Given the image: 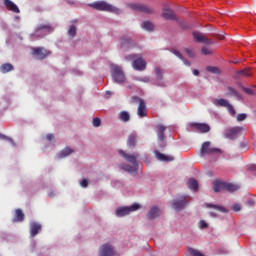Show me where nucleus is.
<instances>
[{"instance_id":"nucleus-1","label":"nucleus","mask_w":256,"mask_h":256,"mask_svg":"<svg viewBox=\"0 0 256 256\" xmlns=\"http://www.w3.org/2000/svg\"><path fill=\"white\" fill-rule=\"evenodd\" d=\"M120 156H122L129 164H121L120 168L128 173H135L137 171V156L126 154L123 150H119Z\"/></svg>"},{"instance_id":"nucleus-2","label":"nucleus","mask_w":256,"mask_h":256,"mask_svg":"<svg viewBox=\"0 0 256 256\" xmlns=\"http://www.w3.org/2000/svg\"><path fill=\"white\" fill-rule=\"evenodd\" d=\"M89 6L97 11L109 12V13H114V14L120 13V10L118 8H116L113 5L108 4L105 1H97V2L90 4Z\"/></svg>"},{"instance_id":"nucleus-3","label":"nucleus","mask_w":256,"mask_h":256,"mask_svg":"<svg viewBox=\"0 0 256 256\" xmlns=\"http://www.w3.org/2000/svg\"><path fill=\"white\" fill-rule=\"evenodd\" d=\"M111 76L115 83L122 85L125 83V74L120 66H112Z\"/></svg>"},{"instance_id":"nucleus-4","label":"nucleus","mask_w":256,"mask_h":256,"mask_svg":"<svg viewBox=\"0 0 256 256\" xmlns=\"http://www.w3.org/2000/svg\"><path fill=\"white\" fill-rule=\"evenodd\" d=\"M212 154H221V149L211 147V142L205 141L201 146V157Z\"/></svg>"},{"instance_id":"nucleus-5","label":"nucleus","mask_w":256,"mask_h":256,"mask_svg":"<svg viewBox=\"0 0 256 256\" xmlns=\"http://www.w3.org/2000/svg\"><path fill=\"white\" fill-rule=\"evenodd\" d=\"M140 209V205L138 203H133L131 206H125L118 208L116 210L117 217H124L129 215L131 212L137 211Z\"/></svg>"},{"instance_id":"nucleus-6","label":"nucleus","mask_w":256,"mask_h":256,"mask_svg":"<svg viewBox=\"0 0 256 256\" xmlns=\"http://www.w3.org/2000/svg\"><path fill=\"white\" fill-rule=\"evenodd\" d=\"M51 54L50 51L45 49L44 47H34L32 48V55L36 57L38 60H44Z\"/></svg>"},{"instance_id":"nucleus-7","label":"nucleus","mask_w":256,"mask_h":256,"mask_svg":"<svg viewBox=\"0 0 256 256\" xmlns=\"http://www.w3.org/2000/svg\"><path fill=\"white\" fill-rule=\"evenodd\" d=\"M129 8L140 13L153 14V9L144 4L132 3L129 4Z\"/></svg>"},{"instance_id":"nucleus-8","label":"nucleus","mask_w":256,"mask_h":256,"mask_svg":"<svg viewBox=\"0 0 256 256\" xmlns=\"http://www.w3.org/2000/svg\"><path fill=\"white\" fill-rule=\"evenodd\" d=\"M147 66V62L141 57L137 56V58L132 62V67L136 71H145Z\"/></svg>"},{"instance_id":"nucleus-9","label":"nucleus","mask_w":256,"mask_h":256,"mask_svg":"<svg viewBox=\"0 0 256 256\" xmlns=\"http://www.w3.org/2000/svg\"><path fill=\"white\" fill-rule=\"evenodd\" d=\"M187 204H188V202L186 200V196L181 195L178 199H174L172 207L174 210L180 211V210L185 209Z\"/></svg>"},{"instance_id":"nucleus-10","label":"nucleus","mask_w":256,"mask_h":256,"mask_svg":"<svg viewBox=\"0 0 256 256\" xmlns=\"http://www.w3.org/2000/svg\"><path fill=\"white\" fill-rule=\"evenodd\" d=\"M193 37H194V40L197 42V43H203L205 45H213L214 42L212 39H208L205 35H203L201 32H198V31H194L193 32Z\"/></svg>"},{"instance_id":"nucleus-11","label":"nucleus","mask_w":256,"mask_h":256,"mask_svg":"<svg viewBox=\"0 0 256 256\" xmlns=\"http://www.w3.org/2000/svg\"><path fill=\"white\" fill-rule=\"evenodd\" d=\"M243 130V127H233L227 131L226 137L230 140H234L239 137Z\"/></svg>"},{"instance_id":"nucleus-12","label":"nucleus","mask_w":256,"mask_h":256,"mask_svg":"<svg viewBox=\"0 0 256 256\" xmlns=\"http://www.w3.org/2000/svg\"><path fill=\"white\" fill-rule=\"evenodd\" d=\"M52 32V27L49 24H43L36 28V36L42 34L41 37H44Z\"/></svg>"},{"instance_id":"nucleus-13","label":"nucleus","mask_w":256,"mask_h":256,"mask_svg":"<svg viewBox=\"0 0 256 256\" xmlns=\"http://www.w3.org/2000/svg\"><path fill=\"white\" fill-rule=\"evenodd\" d=\"M41 230H42L41 223L36 221L30 222V236L32 238L39 235V233H41Z\"/></svg>"},{"instance_id":"nucleus-14","label":"nucleus","mask_w":256,"mask_h":256,"mask_svg":"<svg viewBox=\"0 0 256 256\" xmlns=\"http://www.w3.org/2000/svg\"><path fill=\"white\" fill-rule=\"evenodd\" d=\"M3 4H4L5 8L10 12H12L14 14L21 13V10H19V7L17 6V4H15L13 1L3 0Z\"/></svg>"},{"instance_id":"nucleus-15","label":"nucleus","mask_w":256,"mask_h":256,"mask_svg":"<svg viewBox=\"0 0 256 256\" xmlns=\"http://www.w3.org/2000/svg\"><path fill=\"white\" fill-rule=\"evenodd\" d=\"M190 126L202 134L208 133L210 131V126L206 123L193 122L190 124Z\"/></svg>"},{"instance_id":"nucleus-16","label":"nucleus","mask_w":256,"mask_h":256,"mask_svg":"<svg viewBox=\"0 0 256 256\" xmlns=\"http://www.w3.org/2000/svg\"><path fill=\"white\" fill-rule=\"evenodd\" d=\"M114 251L110 244H103L100 247L99 256H113Z\"/></svg>"},{"instance_id":"nucleus-17","label":"nucleus","mask_w":256,"mask_h":256,"mask_svg":"<svg viewBox=\"0 0 256 256\" xmlns=\"http://www.w3.org/2000/svg\"><path fill=\"white\" fill-rule=\"evenodd\" d=\"M252 75L253 73L251 72V69L245 68V69L238 70L235 78H239V77L249 78V77H252Z\"/></svg>"},{"instance_id":"nucleus-18","label":"nucleus","mask_w":256,"mask_h":256,"mask_svg":"<svg viewBox=\"0 0 256 256\" xmlns=\"http://www.w3.org/2000/svg\"><path fill=\"white\" fill-rule=\"evenodd\" d=\"M205 206H206L207 209H213V210L221 212V213H227L228 212L227 208H225L221 205L206 203Z\"/></svg>"},{"instance_id":"nucleus-19","label":"nucleus","mask_w":256,"mask_h":256,"mask_svg":"<svg viewBox=\"0 0 256 256\" xmlns=\"http://www.w3.org/2000/svg\"><path fill=\"white\" fill-rule=\"evenodd\" d=\"M156 154V158L159 160V161H163V162H172L174 161V157L173 156H168V155H165L159 151H156L155 152Z\"/></svg>"},{"instance_id":"nucleus-20","label":"nucleus","mask_w":256,"mask_h":256,"mask_svg":"<svg viewBox=\"0 0 256 256\" xmlns=\"http://www.w3.org/2000/svg\"><path fill=\"white\" fill-rule=\"evenodd\" d=\"M160 214H161L160 209L158 207L154 206L148 212L147 217L152 220V219L159 217Z\"/></svg>"},{"instance_id":"nucleus-21","label":"nucleus","mask_w":256,"mask_h":256,"mask_svg":"<svg viewBox=\"0 0 256 256\" xmlns=\"http://www.w3.org/2000/svg\"><path fill=\"white\" fill-rule=\"evenodd\" d=\"M214 106L216 107H223V108H227L229 106V101L227 99L224 98H220V99H215L213 101Z\"/></svg>"},{"instance_id":"nucleus-22","label":"nucleus","mask_w":256,"mask_h":256,"mask_svg":"<svg viewBox=\"0 0 256 256\" xmlns=\"http://www.w3.org/2000/svg\"><path fill=\"white\" fill-rule=\"evenodd\" d=\"M136 142H137V134H136V132L130 133L129 136H128V140H127V146L128 147H135L136 146Z\"/></svg>"},{"instance_id":"nucleus-23","label":"nucleus","mask_w":256,"mask_h":256,"mask_svg":"<svg viewBox=\"0 0 256 256\" xmlns=\"http://www.w3.org/2000/svg\"><path fill=\"white\" fill-rule=\"evenodd\" d=\"M137 114L140 118L146 117V104L144 100H140Z\"/></svg>"},{"instance_id":"nucleus-24","label":"nucleus","mask_w":256,"mask_h":256,"mask_svg":"<svg viewBox=\"0 0 256 256\" xmlns=\"http://www.w3.org/2000/svg\"><path fill=\"white\" fill-rule=\"evenodd\" d=\"M25 221V213L20 208L15 210L14 222H23Z\"/></svg>"},{"instance_id":"nucleus-25","label":"nucleus","mask_w":256,"mask_h":256,"mask_svg":"<svg viewBox=\"0 0 256 256\" xmlns=\"http://www.w3.org/2000/svg\"><path fill=\"white\" fill-rule=\"evenodd\" d=\"M157 129H158V132H157L158 140L161 142H164L165 140L164 132L166 130V127L164 125H158Z\"/></svg>"},{"instance_id":"nucleus-26","label":"nucleus","mask_w":256,"mask_h":256,"mask_svg":"<svg viewBox=\"0 0 256 256\" xmlns=\"http://www.w3.org/2000/svg\"><path fill=\"white\" fill-rule=\"evenodd\" d=\"M188 188L194 192L198 191V182L194 178H190L187 182Z\"/></svg>"},{"instance_id":"nucleus-27","label":"nucleus","mask_w":256,"mask_h":256,"mask_svg":"<svg viewBox=\"0 0 256 256\" xmlns=\"http://www.w3.org/2000/svg\"><path fill=\"white\" fill-rule=\"evenodd\" d=\"M162 17L166 20L176 19V16L174 15V12L171 9H166L165 12H163Z\"/></svg>"},{"instance_id":"nucleus-28","label":"nucleus","mask_w":256,"mask_h":256,"mask_svg":"<svg viewBox=\"0 0 256 256\" xmlns=\"http://www.w3.org/2000/svg\"><path fill=\"white\" fill-rule=\"evenodd\" d=\"M14 69H15V67L11 63L2 64V73L3 74H7L9 72H12Z\"/></svg>"},{"instance_id":"nucleus-29","label":"nucleus","mask_w":256,"mask_h":256,"mask_svg":"<svg viewBox=\"0 0 256 256\" xmlns=\"http://www.w3.org/2000/svg\"><path fill=\"white\" fill-rule=\"evenodd\" d=\"M228 91H229V93L227 94V96H234V97H236L237 100H239V101L243 100V97L241 96V94H239V93L237 92V90H235L234 88L228 87Z\"/></svg>"},{"instance_id":"nucleus-30","label":"nucleus","mask_w":256,"mask_h":256,"mask_svg":"<svg viewBox=\"0 0 256 256\" xmlns=\"http://www.w3.org/2000/svg\"><path fill=\"white\" fill-rule=\"evenodd\" d=\"M238 189H239L238 185L225 182V190L226 191L233 193V192L237 191Z\"/></svg>"},{"instance_id":"nucleus-31","label":"nucleus","mask_w":256,"mask_h":256,"mask_svg":"<svg viewBox=\"0 0 256 256\" xmlns=\"http://www.w3.org/2000/svg\"><path fill=\"white\" fill-rule=\"evenodd\" d=\"M225 190V182H215L214 183V192L219 193Z\"/></svg>"},{"instance_id":"nucleus-32","label":"nucleus","mask_w":256,"mask_h":256,"mask_svg":"<svg viewBox=\"0 0 256 256\" xmlns=\"http://www.w3.org/2000/svg\"><path fill=\"white\" fill-rule=\"evenodd\" d=\"M119 118L122 122L127 123L130 121V115L127 111H121L119 113Z\"/></svg>"},{"instance_id":"nucleus-33","label":"nucleus","mask_w":256,"mask_h":256,"mask_svg":"<svg viewBox=\"0 0 256 256\" xmlns=\"http://www.w3.org/2000/svg\"><path fill=\"white\" fill-rule=\"evenodd\" d=\"M142 27L144 30L151 32L154 29V24L150 21H145L143 22Z\"/></svg>"},{"instance_id":"nucleus-34","label":"nucleus","mask_w":256,"mask_h":256,"mask_svg":"<svg viewBox=\"0 0 256 256\" xmlns=\"http://www.w3.org/2000/svg\"><path fill=\"white\" fill-rule=\"evenodd\" d=\"M72 153H73L72 149L69 148V147H66V148H64V149L61 151V153L59 154V157H60V158H65V157L69 156V155L72 154Z\"/></svg>"},{"instance_id":"nucleus-35","label":"nucleus","mask_w":256,"mask_h":256,"mask_svg":"<svg viewBox=\"0 0 256 256\" xmlns=\"http://www.w3.org/2000/svg\"><path fill=\"white\" fill-rule=\"evenodd\" d=\"M188 252L191 256H205L202 252L192 247L188 248Z\"/></svg>"},{"instance_id":"nucleus-36","label":"nucleus","mask_w":256,"mask_h":256,"mask_svg":"<svg viewBox=\"0 0 256 256\" xmlns=\"http://www.w3.org/2000/svg\"><path fill=\"white\" fill-rule=\"evenodd\" d=\"M207 71L211 74L219 75L221 73L220 69L215 66H208Z\"/></svg>"},{"instance_id":"nucleus-37","label":"nucleus","mask_w":256,"mask_h":256,"mask_svg":"<svg viewBox=\"0 0 256 256\" xmlns=\"http://www.w3.org/2000/svg\"><path fill=\"white\" fill-rule=\"evenodd\" d=\"M130 44H131V40L129 38L125 37V38L120 39V45H121L122 48L123 47H129Z\"/></svg>"},{"instance_id":"nucleus-38","label":"nucleus","mask_w":256,"mask_h":256,"mask_svg":"<svg viewBox=\"0 0 256 256\" xmlns=\"http://www.w3.org/2000/svg\"><path fill=\"white\" fill-rule=\"evenodd\" d=\"M201 51H202V54L204 56H211V55H213V49L208 48L206 46H203Z\"/></svg>"},{"instance_id":"nucleus-39","label":"nucleus","mask_w":256,"mask_h":256,"mask_svg":"<svg viewBox=\"0 0 256 256\" xmlns=\"http://www.w3.org/2000/svg\"><path fill=\"white\" fill-rule=\"evenodd\" d=\"M76 32H77V29H76L75 25H71L69 30H68V35L71 38H74L76 36Z\"/></svg>"},{"instance_id":"nucleus-40","label":"nucleus","mask_w":256,"mask_h":256,"mask_svg":"<svg viewBox=\"0 0 256 256\" xmlns=\"http://www.w3.org/2000/svg\"><path fill=\"white\" fill-rule=\"evenodd\" d=\"M226 108H227L229 114H230L232 117H235V116H236V111H235V109H234V107H233L232 104L229 103Z\"/></svg>"},{"instance_id":"nucleus-41","label":"nucleus","mask_w":256,"mask_h":256,"mask_svg":"<svg viewBox=\"0 0 256 256\" xmlns=\"http://www.w3.org/2000/svg\"><path fill=\"white\" fill-rule=\"evenodd\" d=\"M1 140H2L3 142H8V143H10L12 146H15V142L13 141V139H11V138H9V137L3 135V134L1 135Z\"/></svg>"},{"instance_id":"nucleus-42","label":"nucleus","mask_w":256,"mask_h":256,"mask_svg":"<svg viewBox=\"0 0 256 256\" xmlns=\"http://www.w3.org/2000/svg\"><path fill=\"white\" fill-rule=\"evenodd\" d=\"M137 57H138V54H130V55L125 56V60L127 62H133L136 60Z\"/></svg>"},{"instance_id":"nucleus-43","label":"nucleus","mask_w":256,"mask_h":256,"mask_svg":"<svg viewBox=\"0 0 256 256\" xmlns=\"http://www.w3.org/2000/svg\"><path fill=\"white\" fill-rule=\"evenodd\" d=\"M155 72L157 79L161 81L163 79L162 70L159 67H156Z\"/></svg>"},{"instance_id":"nucleus-44","label":"nucleus","mask_w":256,"mask_h":256,"mask_svg":"<svg viewBox=\"0 0 256 256\" xmlns=\"http://www.w3.org/2000/svg\"><path fill=\"white\" fill-rule=\"evenodd\" d=\"M247 119V114L246 113H240L237 116V121L238 122H243Z\"/></svg>"},{"instance_id":"nucleus-45","label":"nucleus","mask_w":256,"mask_h":256,"mask_svg":"<svg viewBox=\"0 0 256 256\" xmlns=\"http://www.w3.org/2000/svg\"><path fill=\"white\" fill-rule=\"evenodd\" d=\"M186 54L190 57V58H194L195 57V52L193 51L192 48H186L185 49Z\"/></svg>"},{"instance_id":"nucleus-46","label":"nucleus","mask_w":256,"mask_h":256,"mask_svg":"<svg viewBox=\"0 0 256 256\" xmlns=\"http://www.w3.org/2000/svg\"><path fill=\"white\" fill-rule=\"evenodd\" d=\"M242 90H243V92L246 93L247 95H254V94H255L254 90L251 89V88L243 87Z\"/></svg>"},{"instance_id":"nucleus-47","label":"nucleus","mask_w":256,"mask_h":256,"mask_svg":"<svg viewBox=\"0 0 256 256\" xmlns=\"http://www.w3.org/2000/svg\"><path fill=\"white\" fill-rule=\"evenodd\" d=\"M137 81L142 82V83H149L150 79H149V77L145 76V77L137 78Z\"/></svg>"},{"instance_id":"nucleus-48","label":"nucleus","mask_w":256,"mask_h":256,"mask_svg":"<svg viewBox=\"0 0 256 256\" xmlns=\"http://www.w3.org/2000/svg\"><path fill=\"white\" fill-rule=\"evenodd\" d=\"M100 125H101V120H100V118H94L93 119V126L94 127H100Z\"/></svg>"},{"instance_id":"nucleus-49","label":"nucleus","mask_w":256,"mask_h":256,"mask_svg":"<svg viewBox=\"0 0 256 256\" xmlns=\"http://www.w3.org/2000/svg\"><path fill=\"white\" fill-rule=\"evenodd\" d=\"M241 209H242L241 204L236 203V204L233 205L234 212H239V211H241Z\"/></svg>"},{"instance_id":"nucleus-50","label":"nucleus","mask_w":256,"mask_h":256,"mask_svg":"<svg viewBox=\"0 0 256 256\" xmlns=\"http://www.w3.org/2000/svg\"><path fill=\"white\" fill-rule=\"evenodd\" d=\"M199 225H200V229L202 230L208 228V224L204 220H200Z\"/></svg>"},{"instance_id":"nucleus-51","label":"nucleus","mask_w":256,"mask_h":256,"mask_svg":"<svg viewBox=\"0 0 256 256\" xmlns=\"http://www.w3.org/2000/svg\"><path fill=\"white\" fill-rule=\"evenodd\" d=\"M172 53H173V55H175L180 60H183V56L178 50H173Z\"/></svg>"},{"instance_id":"nucleus-52","label":"nucleus","mask_w":256,"mask_h":256,"mask_svg":"<svg viewBox=\"0 0 256 256\" xmlns=\"http://www.w3.org/2000/svg\"><path fill=\"white\" fill-rule=\"evenodd\" d=\"M82 188H87L88 187V181L87 179H83L80 183Z\"/></svg>"},{"instance_id":"nucleus-53","label":"nucleus","mask_w":256,"mask_h":256,"mask_svg":"<svg viewBox=\"0 0 256 256\" xmlns=\"http://www.w3.org/2000/svg\"><path fill=\"white\" fill-rule=\"evenodd\" d=\"M132 101L134 102V103H139L140 104V101H143L141 98H139L138 96H133L132 97Z\"/></svg>"},{"instance_id":"nucleus-54","label":"nucleus","mask_w":256,"mask_h":256,"mask_svg":"<svg viewBox=\"0 0 256 256\" xmlns=\"http://www.w3.org/2000/svg\"><path fill=\"white\" fill-rule=\"evenodd\" d=\"M181 61H183V63H184L185 66L190 67L191 62H190L189 60H186V59L183 57V59H181Z\"/></svg>"},{"instance_id":"nucleus-55","label":"nucleus","mask_w":256,"mask_h":256,"mask_svg":"<svg viewBox=\"0 0 256 256\" xmlns=\"http://www.w3.org/2000/svg\"><path fill=\"white\" fill-rule=\"evenodd\" d=\"M48 141H52L54 139V135L53 134H47L46 136Z\"/></svg>"},{"instance_id":"nucleus-56","label":"nucleus","mask_w":256,"mask_h":256,"mask_svg":"<svg viewBox=\"0 0 256 256\" xmlns=\"http://www.w3.org/2000/svg\"><path fill=\"white\" fill-rule=\"evenodd\" d=\"M210 217L212 218H217L218 217V214L213 212V211H210Z\"/></svg>"},{"instance_id":"nucleus-57","label":"nucleus","mask_w":256,"mask_h":256,"mask_svg":"<svg viewBox=\"0 0 256 256\" xmlns=\"http://www.w3.org/2000/svg\"><path fill=\"white\" fill-rule=\"evenodd\" d=\"M247 204H248V206L252 207L255 205V202H254V200H248Z\"/></svg>"},{"instance_id":"nucleus-58","label":"nucleus","mask_w":256,"mask_h":256,"mask_svg":"<svg viewBox=\"0 0 256 256\" xmlns=\"http://www.w3.org/2000/svg\"><path fill=\"white\" fill-rule=\"evenodd\" d=\"M193 74H194V76H199L200 72H199V70L194 69L193 70Z\"/></svg>"},{"instance_id":"nucleus-59","label":"nucleus","mask_w":256,"mask_h":256,"mask_svg":"<svg viewBox=\"0 0 256 256\" xmlns=\"http://www.w3.org/2000/svg\"><path fill=\"white\" fill-rule=\"evenodd\" d=\"M224 38H225V37H224L223 35H219V36H218V39H219L220 41L224 40Z\"/></svg>"},{"instance_id":"nucleus-60","label":"nucleus","mask_w":256,"mask_h":256,"mask_svg":"<svg viewBox=\"0 0 256 256\" xmlns=\"http://www.w3.org/2000/svg\"><path fill=\"white\" fill-rule=\"evenodd\" d=\"M251 170L256 171V165H252Z\"/></svg>"},{"instance_id":"nucleus-61","label":"nucleus","mask_w":256,"mask_h":256,"mask_svg":"<svg viewBox=\"0 0 256 256\" xmlns=\"http://www.w3.org/2000/svg\"><path fill=\"white\" fill-rule=\"evenodd\" d=\"M157 86H159V87H166L165 84H157Z\"/></svg>"},{"instance_id":"nucleus-62","label":"nucleus","mask_w":256,"mask_h":256,"mask_svg":"<svg viewBox=\"0 0 256 256\" xmlns=\"http://www.w3.org/2000/svg\"><path fill=\"white\" fill-rule=\"evenodd\" d=\"M106 95L110 96L111 95V91H106Z\"/></svg>"},{"instance_id":"nucleus-63","label":"nucleus","mask_w":256,"mask_h":256,"mask_svg":"<svg viewBox=\"0 0 256 256\" xmlns=\"http://www.w3.org/2000/svg\"><path fill=\"white\" fill-rule=\"evenodd\" d=\"M233 64H238V61H234Z\"/></svg>"}]
</instances>
